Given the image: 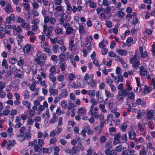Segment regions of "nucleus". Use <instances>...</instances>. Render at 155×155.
Segmentation results:
<instances>
[{
  "instance_id": "f257e3e1",
  "label": "nucleus",
  "mask_w": 155,
  "mask_h": 155,
  "mask_svg": "<svg viewBox=\"0 0 155 155\" xmlns=\"http://www.w3.org/2000/svg\"><path fill=\"white\" fill-rule=\"evenodd\" d=\"M129 92L127 88L122 89L118 91L116 96V98L119 101H123L124 98L127 95Z\"/></svg>"
},
{
  "instance_id": "f03ea898",
  "label": "nucleus",
  "mask_w": 155,
  "mask_h": 155,
  "mask_svg": "<svg viewBox=\"0 0 155 155\" xmlns=\"http://www.w3.org/2000/svg\"><path fill=\"white\" fill-rule=\"evenodd\" d=\"M66 4L67 10L69 12H73V13H75L77 11L80 12L82 9V7L81 5H78L77 7L76 6L74 5L72 8L71 4L70 3H68Z\"/></svg>"
},
{
  "instance_id": "7ed1b4c3",
  "label": "nucleus",
  "mask_w": 155,
  "mask_h": 155,
  "mask_svg": "<svg viewBox=\"0 0 155 155\" xmlns=\"http://www.w3.org/2000/svg\"><path fill=\"white\" fill-rule=\"evenodd\" d=\"M130 62L132 64L133 68H138L140 65V60L131 58L130 60Z\"/></svg>"
},
{
  "instance_id": "20e7f679",
  "label": "nucleus",
  "mask_w": 155,
  "mask_h": 155,
  "mask_svg": "<svg viewBox=\"0 0 155 155\" xmlns=\"http://www.w3.org/2000/svg\"><path fill=\"white\" fill-rule=\"evenodd\" d=\"M18 80L13 81L9 85L10 88H13L14 91H17L19 88V86L18 85Z\"/></svg>"
},
{
  "instance_id": "39448f33",
  "label": "nucleus",
  "mask_w": 155,
  "mask_h": 155,
  "mask_svg": "<svg viewBox=\"0 0 155 155\" xmlns=\"http://www.w3.org/2000/svg\"><path fill=\"white\" fill-rule=\"evenodd\" d=\"M46 59V57L44 54H41L36 58L35 61L37 64L40 65L41 64V62L44 61Z\"/></svg>"
},
{
  "instance_id": "423d86ee",
  "label": "nucleus",
  "mask_w": 155,
  "mask_h": 155,
  "mask_svg": "<svg viewBox=\"0 0 155 155\" xmlns=\"http://www.w3.org/2000/svg\"><path fill=\"white\" fill-rule=\"evenodd\" d=\"M121 134L120 133H118L114 136V140L113 142V143L114 145H115L121 143Z\"/></svg>"
},
{
  "instance_id": "0eeeda50",
  "label": "nucleus",
  "mask_w": 155,
  "mask_h": 155,
  "mask_svg": "<svg viewBox=\"0 0 155 155\" xmlns=\"http://www.w3.org/2000/svg\"><path fill=\"white\" fill-rule=\"evenodd\" d=\"M129 138L131 140H134L136 138V134L134 130H132L128 132Z\"/></svg>"
},
{
  "instance_id": "6e6552de",
  "label": "nucleus",
  "mask_w": 155,
  "mask_h": 155,
  "mask_svg": "<svg viewBox=\"0 0 155 155\" xmlns=\"http://www.w3.org/2000/svg\"><path fill=\"white\" fill-rule=\"evenodd\" d=\"M155 114V112L153 110H150L148 111L147 113V118L150 120L152 119Z\"/></svg>"
},
{
  "instance_id": "1a4fd4ad",
  "label": "nucleus",
  "mask_w": 155,
  "mask_h": 155,
  "mask_svg": "<svg viewBox=\"0 0 155 155\" xmlns=\"http://www.w3.org/2000/svg\"><path fill=\"white\" fill-rule=\"evenodd\" d=\"M61 98H65L68 96V91L66 89H63L61 90V92L59 95Z\"/></svg>"
},
{
  "instance_id": "9d476101",
  "label": "nucleus",
  "mask_w": 155,
  "mask_h": 155,
  "mask_svg": "<svg viewBox=\"0 0 155 155\" xmlns=\"http://www.w3.org/2000/svg\"><path fill=\"white\" fill-rule=\"evenodd\" d=\"M116 51L117 53L122 56H125L127 54V51L124 49L117 48L116 49Z\"/></svg>"
},
{
  "instance_id": "9b49d317",
  "label": "nucleus",
  "mask_w": 155,
  "mask_h": 155,
  "mask_svg": "<svg viewBox=\"0 0 155 155\" xmlns=\"http://www.w3.org/2000/svg\"><path fill=\"white\" fill-rule=\"evenodd\" d=\"M139 68L140 69V75L144 76L147 74V71L143 66H141Z\"/></svg>"
},
{
  "instance_id": "f8f14e48",
  "label": "nucleus",
  "mask_w": 155,
  "mask_h": 155,
  "mask_svg": "<svg viewBox=\"0 0 155 155\" xmlns=\"http://www.w3.org/2000/svg\"><path fill=\"white\" fill-rule=\"evenodd\" d=\"M25 133L26 134V136L24 137L22 139H18L19 141L22 142L25 140L26 139H27L28 140H30L31 138V135L30 131H28L27 133H26L25 132Z\"/></svg>"
},
{
  "instance_id": "ddd939ff",
  "label": "nucleus",
  "mask_w": 155,
  "mask_h": 155,
  "mask_svg": "<svg viewBox=\"0 0 155 155\" xmlns=\"http://www.w3.org/2000/svg\"><path fill=\"white\" fill-rule=\"evenodd\" d=\"M135 150L129 149L128 150L123 151L121 153L122 155H134Z\"/></svg>"
},
{
  "instance_id": "4468645a",
  "label": "nucleus",
  "mask_w": 155,
  "mask_h": 155,
  "mask_svg": "<svg viewBox=\"0 0 155 155\" xmlns=\"http://www.w3.org/2000/svg\"><path fill=\"white\" fill-rule=\"evenodd\" d=\"M25 129V128L24 127H22L21 129L19 130L20 133L16 135V136L19 139V138H21L23 137L24 135V132Z\"/></svg>"
},
{
  "instance_id": "2eb2a0df",
  "label": "nucleus",
  "mask_w": 155,
  "mask_h": 155,
  "mask_svg": "<svg viewBox=\"0 0 155 155\" xmlns=\"http://www.w3.org/2000/svg\"><path fill=\"white\" fill-rule=\"evenodd\" d=\"M49 91L50 93V95L53 96H55L58 94V91L57 89H54L50 87L49 89Z\"/></svg>"
},
{
  "instance_id": "dca6fc26",
  "label": "nucleus",
  "mask_w": 155,
  "mask_h": 155,
  "mask_svg": "<svg viewBox=\"0 0 155 155\" xmlns=\"http://www.w3.org/2000/svg\"><path fill=\"white\" fill-rule=\"evenodd\" d=\"M74 40L73 39H70L69 40V49L71 51H74L75 49L73 48V47H75V45L74 44Z\"/></svg>"
},
{
  "instance_id": "f3484780",
  "label": "nucleus",
  "mask_w": 155,
  "mask_h": 155,
  "mask_svg": "<svg viewBox=\"0 0 155 155\" xmlns=\"http://www.w3.org/2000/svg\"><path fill=\"white\" fill-rule=\"evenodd\" d=\"M5 12L8 13H9L13 12V9L10 4H8L6 5L4 8Z\"/></svg>"
},
{
  "instance_id": "a211bd4d",
  "label": "nucleus",
  "mask_w": 155,
  "mask_h": 155,
  "mask_svg": "<svg viewBox=\"0 0 155 155\" xmlns=\"http://www.w3.org/2000/svg\"><path fill=\"white\" fill-rule=\"evenodd\" d=\"M52 117V118L49 121V123L51 124H53L54 122H57L58 120V116H56V114L54 113L53 114Z\"/></svg>"
},
{
  "instance_id": "6ab92c4d",
  "label": "nucleus",
  "mask_w": 155,
  "mask_h": 155,
  "mask_svg": "<svg viewBox=\"0 0 155 155\" xmlns=\"http://www.w3.org/2000/svg\"><path fill=\"white\" fill-rule=\"evenodd\" d=\"M31 47L30 45H26L24 47L23 50L25 52L28 53L31 50Z\"/></svg>"
},
{
  "instance_id": "aec40b11",
  "label": "nucleus",
  "mask_w": 155,
  "mask_h": 155,
  "mask_svg": "<svg viewBox=\"0 0 155 155\" xmlns=\"http://www.w3.org/2000/svg\"><path fill=\"white\" fill-rule=\"evenodd\" d=\"M74 32V29L72 27H69L66 29V34L68 35L72 34Z\"/></svg>"
},
{
  "instance_id": "412c9836",
  "label": "nucleus",
  "mask_w": 155,
  "mask_h": 155,
  "mask_svg": "<svg viewBox=\"0 0 155 155\" xmlns=\"http://www.w3.org/2000/svg\"><path fill=\"white\" fill-rule=\"evenodd\" d=\"M133 38L132 37H130L126 40V43L127 44L124 43V45L125 46L127 45L128 47L130 46L131 45V43H133Z\"/></svg>"
},
{
  "instance_id": "4be33fe9",
  "label": "nucleus",
  "mask_w": 155,
  "mask_h": 155,
  "mask_svg": "<svg viewBox=\"0 0 155 155\" xmlns=\"http://www.w3.org/2000/svg\"><path fill=\"white\" fill-rule=\"evenodd\" d=\"M78 149H77V147L76 146H73L71 149V154L72 155H78L77 153V152H78Z\"/></svg>"
},
{
  "instance_id": "5701e85b",
  "label": "nucleus",
  "mask_w": 155,
  "mask_h": 155,
  "mask_svg": "<svg viewBox=\"0 0 155 155\" xmlns=\"http://www.w3.org/2000/svg\"><path fill=\"white\" fill-rule=\"evenodd\" d=\"M136 102L138 105H141L143 107L146 105V103L145 101H142L140 98H139L136 100Z\"/></svg>"
},
{
  "instance_id": "b1692460",
  "label": "nucleus",
  "mask_w": 155,
  "mask_h": 155,
  "mask_svg": "<svg viewBox=\"0 0 155 155\" xmlns=\"http://www.w3.org/2000/svg\"><path fill=\"white\" fill-rule=\"evenodd\" d=\"M52 27V26H50L48 27V28L47 33L46 34V37L48 38H50L51 35L52 33L53 30Z\"/></svg>"
},
{
  "instance_id": "393cba45",
  "label": "nucleus",
  "mask_w": 155,
  "mask_h": 155,
  "mask_svg": "<svg viewBox=\"0 0 155 155\" xmlns=\"http://www.w3.org/2000/svg\"><path fill=\"white\" fill-rule=\"evenodd\" d=\"M76 147L77 149L78 150V152H79L80 150L83 151L84 150V147L80 142L78 143Z\"/></svg>"
},
{
  "instance_id": "a878e982",
  "label": "nucleus",
  "mask_w": 155,
  "mask_h": 155,
  "mask_svg": "<svg viewBox=\"0 0 155 155\" xmlns=\"http://www.w3.org/2000/svg\"><path fill=\"white\" fill-rule=\"evenodd\" d=\"M125 13L124 12L121 11H118L116 15L119 18L123 19L125 15Z\"/></svg>"
},
{
  "instance_id": "bb28decb",
  "label": "nucleus",
  "mask_w": 155,
  "mask_h": 155,
  "mask_svg": "<svg viewBox=\"0 0 155 155\" xmlns=\"http://www.w3.org/2000/svg\"><path fill=\"white\" fill-rule=\"evenodd\" d=\"M127 98L130 100L134 99L135 96L134 93L132 91L128 93Z\"/></svg>"
},
{
  "instance_id": "cd10ccee",
  "label": "nucleus",
  "mask_w": 155,
  "mask_h": 155,
  "mask_svg": "<svg viewBox=\"0 0 155 155\" xmlns=\"http://www.w3.org/2000/svg\"><path fill=\"white\" fill-rule=\"evenodd\" d=\"M59 63L61 64L60 66V68L61 71H64L67 67V65L66 63H61V62H60Z\"/></svg>"
},
{
  "instance_id": "c85d7f7f",
  "label": "nucleus",
  "mask_w": 155,
  "mask_h": 155,
  "mask_svg": "<svg viewBox=\"0 0 155 155\" xmlns=\"http://www.w3.org/2000/svg\"><path fill=\"white\" fill-rule=\"evenodd\" d=\"M86 46L88 50H90L91 49V44L90 40L87 39L86 40Z\"/></svg>"
},
{
  "instance_id": "c756f323",
  "label": "nucleus",
  "mask_w": 155,
  "mask_h": 155,
  "mask_svg": "<svg viewBox=\"0 0 155 155\" xmlns=\"http://www.w3.org/2000/svg\"><path fill=\"white\" fill-rule=\"evenodd\" d=\"M79 32L80 34H84L85 32L84 26L83 25H80L79 27Z\"/></svg>"
},
{
  "instance_id": "7c9ffc66",
  "label": "nucleus",
  "mask_w": 155,
  "mask_h": 155,
  "mask_svg": "<svg viewBox=\"0 0 155 155\" xmlns=\"http://www.w3.org/2000/svg\"><path fill=\"white\" fill-rule=\"evenodd\" d=\"M22 104L26 107L29 109L31 107V103L28 101H23L22 102Z\"/></svg>"
},
{
  "instance_id": "2f4dec72",
  "label": "nucleus",
  "mask_w": 155,
  "mask_h": 155,
  "mask_svg": "<svg viewBox=\"0 0 155 155\" xmlns=\"http://www.w3.org/2000/svg\"><path fill=\"white\" fill-rule=\"evenodd\" d=\"M9 62L14 65L17 62V59L15 58H10L9 59Z\"/></svg>"
},
{
  "instance_id": "473e14b6",
  "label": "nucleus",
  "mask_w": 155,
  "mask_h": 155,
  "mask_svg": "<svg viewBox=\"0 0 155 155\" xmlns=\"http://www.w3.org/2000/svg\"><path fill=\"white\" fill-rule=\"evenodd\" d=\"M49 79L53 82H54L56 80V77L53 74L50 73L49 76Z\"/></svg>"
},
{
  "instance_id": "72a5a7b5",
  "label": "nucleus",
  "mask_w": 155,
  "mask_h": 155,
  "mask_svg": "<svg viewBox=\"0 0 155 155\" xmlns=\"http://www.w3.org/2000/svg\"><path fill=\"white\" fill-rule=\"evenodd\" d=\"M152 90L151 87H149L146 85L145 86V88L143 90L144 94L150 92Z\"/></svg>"
},
{
  "instance_id": "f704fd0d",
  "label": "nucleus",
  "mask_w": 155,
  "mask_h": 155,
  "mask_svg": "<svg viewBox=\"0 0 155 155\" xmlns=\"http://www.w3.org/2000/svg\"><path fill=\"white\" fill-rule=\"evenodd\" d=\"M54 8V10L57 12H61L63 10V7L61 5H57Z\"/></svg>"
},
{
  "instance_id": "c9c22d12",
  "label": "nucleus",
  "mask_w": 155,
  "mask_h": 155,
  "mask_svg": "<svg viewBox=\"0 0 155 155\" xmlns=\"http://www.w3.org/2000/svg\"><path fill=\"white\" fill-rule=\"evenodd\" d=\"M107 155H116L117 152L115 150H112L111 151H107L105 153Z\"/></svg>"
},
{
  "instance_id": "e433bc0d",
  "label": "nucleus",
  "mask_w": 155,
  "mask_h": 155,
  "mask_svg": "<svg viewBox=\"0 0 155 155\" xmlns=\"http://www.w3.org/2000/svg\"><path fill=\"white\" fill-rule=\"evenodd\" d=\"M2 67H4L6 69L8 68V65L7 63V60L6 59H3L2 63Z\"/></svg>"
},
{
  "instance_id": "4c0bfd02",
  "label": "nucleus",
  "mask_w": 155,
  "mask_h": 155,
  "mask_svg": "<svg viewBox=\"0 0 155 155\" xmlns=\"http://www.w3.org/2000/svg\"><path fill=\"white\" fill-rule=\"evenodd\" d=\"M105 93L106 97H113L114 96L113 94L111 93L109 91H107L106 90H105Z\"/></svg>"
},
{
  "instance_id": "58836bf2",
  "label": "nucleus",
  "mask_w": 155,
  "mask_h": 155,
  "mask_svg": "<svg viewBox=\"0 0 155 155\" xmlns=\"http://www.w3.org/2000/svg\"><path fill=\"white\" fill-rule=\"evenodd\" d=\"M24 98L25 99H28L29 98V93L27 90L24 91L23 92Z\"/></svg>"
},
{
  "instance_id": "ea45409f",
  "label": "nucleus",
  "mask_w": 155,
  "mask_h": 155,
  "mask_svg": "<svg viewBox=\"0 0 155 155\" xmlns=\"http://www.w3.org/2000/svg\"><path fill=\"white\" fill-rule=\"evenodd\" d=\"M54 155H59L58 152L60 150V148L57 146H55L54 148Z\"/></svg>"
},
{
  "instance_id": "a19ab883",
  "label": "nucleus",
  "mask_w": 155,
  "mask_h": 155,
  "mask_svg": "<svg viewBox=\"0 0 155 155\" xmlns=\"http://www.w3.org/2000/svg\"><path fill=\"white\" fill-rule=\"evenodd\" d=\"M55 33L56 34L61 35L63 34V31L61 28H57L55 31Z\"/></svg>"
},
{
  "instance_id": "79ce46f5",
  "label": "nucleus",
  "mask_w": 155,
  "mask_h": 155,
  "mask_svg": "<svg viewBox=\"0 0 155 155\" xmlns=\"http://www.w3.org/2000/svg\"><path fill=\"white\" fill-rule=\"evenodd\" d=\"M60 59V62H63L65 61V58H66L65 55L64 54H60L59 56Z\"/></svg>"
},
{
  "instance_id": "37998d69",
  "label": "nucleus",
  "mask_w": 155,
  "mask_h": 155,
  "mask_svg": "<svg viewBox=\"0 0 155 155\" xmlns=\"http://www.w3.org/2000/svg\"><path fill=\"white\" fill-rule=\"evenodd\" d=\"M59 47L58 45L54 44L52 47V50L54 51V53H57V51L59 49Z\"/></svg>"
},
{
  "instance_id": "c03bdc74",
  "label": "nucleus",
  "mask_w": 155,
  "mask_h": 155,
  "mask_svg": "<svg viewBox=\"0 0 155 155\" xmlns=\"http://www.w3.org/2000/svg\"><path fill=\"white\" fill-rule=\"evenodd\" d=\"M61 105L62 107L66 108L67 107V103L66 101L63 100L61 102Z\"/></svg>"
},
{
  "instance_id": "a18cd8bd",
  "label": "nucleus",
  "mask_w": 155,
  "mask_h": 155,
  "mask_svg": "<svg viewBox=\"0 0 155 155\" xmlns=\"http://www.w3.org/2000/svg\"><path fill=\"white\" fill-rule=\"evenodd\" d=\"M142 90V88L140 86H138L136 88L134 89V92L138 93L140 92Z\"/></svg>"
},
{
  "instance_id": "49530a36",
  "label": "nucleus",
  "mask_w": 155,
  "mask_h": 155,
  "mask_svg": "<svg viewBox=\"0 0 155 155\" xmlns=\"http://www.w3.org/2000/svg\"><path fill=\"white\" fill-rule=\"evenodd\" d=\"M91 117H94L97 118L99 117V114L98 112H94L91 111L90 112Z\"/></svg>"
},
{
  "instance_id": "de8ad7c7",
  "label": "nucleus",
  "mask_w": 155,
  "mask_h": 155,
  "mask_svg": "<svg viewBox=\"0 0 155 155\" xmlns=\"http://www.w3.org/2000/svg\"><path fill=\"white\" fill-rule=\"evenodd\" d=\"M14 29H15V30L18 34L22 32L21 28L19 26H18L17 27L15 26Z\"/></svg>"
},
{
  "instance_id": "09e8293b",
  "label": "nucleus",
  "mask_w": 155,
  "mask_h": 155,
  "mask_svg": "<svg viewBox=\"0 0 155 155\" xmlns=\"http://www.w3.org/2000/svg\"><path fill=\"white\" fill-rule=\"evenodd\" d=\"M17 65L20 66H23L25 63L24 61L22 59L19 60L18 61H17Z\"/></svg>"
},
{
  "instance_id": "8fccbe9b",
  "label": "nucleus",
  "mask_w": 155,
  "mask_h": 155,
  "mask_svg": "<svg viewBox=\"0 0 155 155\" xmlns=\"http://www.w3.org/2000/svg\"><path fill=\"white\" fill-rule=\"evenodd\" d=\"M95 91L94 90L89 91L88 92V95L91 97H93L95 96Z\"/></svg>"
},
{
  "instance_id": "3c124183",
  "label": "nucleus",
  "mask_w": 155,
  "mask_h": 155,
  "mask_svg": "<svg viewBox=\"0 0 155 155\" xmlns=\"http://www.w3.org/2000/svg\"><path fill=\"white\" fill-rule=\"evenodd\" d=\"M99 107L102 112L105 113L107 111L105 109V106L104 104H100Z\"/></svg>"
},
{
  "instance_id": "603ef678",
  "label": "nucleus",
  "mask_w": 155,
  "mask_h": 155,
  "mask_svg": "<svg viewBox=\"0 0 155 155\" xmlns=\"http://www.w3.org/2000/svg\"><path fill=\"white\" fill-rule=\"evenodd\" d=\"M21 26L23 27L27 28H30V26L27 23L23 22L21 24Z\"/></svg>"
},
{
  "instance_id": "864d4df0",
  "label": "nucleus",
  "mask_w": 155,
  "mask_h": 155,
  "mask_svg": "<svg viewBox=\"0 0 155 155\" xmlns=\"http://www.w3.org/2000/svg\"><path fill=\"white\" fill-rule=\"evenodd\" d=\"M64 79V77L63 75L61 74L58 75L57 78V80L61 82L63 81Z\"/></svg>"
},
{
  "instance_id": "5fc2aeb1",
  "label": "nucleus",
  "mask_w": 155,
  "mask_h": 155,
  "mask_svg": "<svg viewBox=\"0 0 155 155\" xmlns=\"http://www.w3.org/2000/svg\"><path fill=\"white\" fill-rule=\"evenodd\" d=\"M62 2V0H54V4L55 5H61Z\"/></svg>"
},
{
  "instance_id": "6e6d98bb",
  "label": "nucleus",
  "mask_w": 155,
  "mask_h": 155,
  "mask_svg": "<svg viewBox=\"0 0 155 155\" xmlns=\"http://www.w3.org/2000/svg\"><path fill=\"white\" fill-rule=\"evenodd\" d=\"M51 59L55 62V64L57 63L58 61V58L56 55H52L51 57Z\"/></svg>"
},
{
  "instance_id": "4d7b16f0",
  "label": "nucleus",
  "mask_w": 155,
  "mask_h": 155,
  "mask_svg": "<svg viewBox=\"0 0 155 155\" xmlns=\"http://www.w3.org/2000/svg\"><path fill=\"white\" fill-rule=\"evenodd\" d=\"M106 150L105 151V153H107V151H109L110 149L111 148L112 146L110 143H107L106 146Z\"/></svg>"
},
{
  "instance_id": "13d9d810",
  "label": "nucleus",
  "mask_w": 155,
  "mask_h": 155,
  "mask_svg": "<svg viewBox=\"0 0 155 155\" xmlns=\"http://www.w3.org/2000/svg\"><path fill=\"white\" fill-rule=\"evenodd\" d=\"M9 68L12 71L15 72L17 71V69L14 65L12 64L9 66Z\"/></svg>"
},
{
  "instance_id": "bf43d9fd",
  "label": "nucleus",
  "mask_w": 155,
  "mask_h": 155,
  "mask_svg": "<svg viewBox=\"0 0 155 155\" xmlns=\"http://www.w3.org/2000/svg\"><path fill=\"white\" fill-rule=\"evenodd\" d=\"M99 47L101 48H103L106 46L105 45H104V40H102L99 44Z\"/></svg>"
},
{
  "instance_id": "052dcab7",
  "label": "nucleus",
  "mask_w": 155,
  "mask_h": 155,
  "mask_svg": "<svg viewBox=\"0 0 155 155\" xmlns=\"http://www.w3.org/2000/svg\"><path fill=\"white\" fill-rule=\"evenodd\" d=\"M36 86L35 85V83H34V84L32 83L29 87L31 91H34L35 90Z\"/></svg>"
},
{
  "instance_id": "680f3d73",
  "label": "nucleus",
  "mask_w": 155,
  "mask_h": 155,
  "mask_svg": "<svg viewBox=\"0 0 155 155\" xmlns=\"http://www.w3.org/2000/svg\"><path fill=\"white\" fill-rule=\"evenodd\" d=\"M37 141L36 140H35L32 141H30L28 142V146L32 147L34 145H35L37 143Z\"/></svg>"
},
{
  "instance_id": "e2e57ef3",
  "label": "nucleus",
  "mask_w": 155,
  "mask_h": 155,
  "mask_svg": "<svg viewBox=\"0 0 155 155\" xmlns=\"http://www.w3.org/2000/svg\"><path fill=\"white\" fill-rule=\"evenodd\" d=\"M69 105V107H68V110H71V108H74V107L76 106L74 104L71 102L68 103Z\"/></svg>"
},
{
  "instance_id": "0e129e2a",
  "label": "nucleus",
  "mask_w": 155,
  "mask_h": 155,
  "mask_svg": "<svg viewBox=\"0 0 155 155\" xmlns=\"http://www.w3.org/2000/svg\"><path fill=\"white\" fill-rule=\"evenodd\" d=\"M5 28H7L8 29H13L15 27V25H7L6 24L5 25Z\"/></svg>"
},
{
  "instance_id": "69168bd1",
  "label": "nucleus",
  "mask_w": 155,
  "mask_h": 155,
  "mask_svg": "<svg viewBox=\"0 0 155 155\" xmlns=\"http://www.w3.org/2000/svg\"><path fill=\"white\" fill-rule=\"evenodd\" d=\"M145 31L147 35H150L152 33L153 31L151 29L147 28L145 29Z\"/></svg>"
},
{
  "instance_id": "338daca9",
  "label": "nucleus",
  "mask_w": 155,
  "mask_h": 155,
  "mask_svg": "<svg viewBox=\"0 0 155 155\" xmlns=\"http://www.w3.org/2000/svg\"><path fill=\"white\" fill-rule=\"evenodd\" d=\"M138 128L139 129L140 131L142 132L144 131V128L143 127V126L141 123H139L138 124Z\"/></svg>"
},
{
  "instance_id": "774afa93",
  "label": "nucleus",
  "mask_w": 155,
  "mask_h": 155,
  "mask_svg": "<svg viewBox=\"0 0 155 155\" xmlns=\"http://www.w3.org/2000/svg\"><path fill=\"white\" fill-rule=\"evenodd\" d=\"M111 8L109 7L105 9H103V11L107 14H108L111 11Z\"/></svg>"
}]
</instances>
